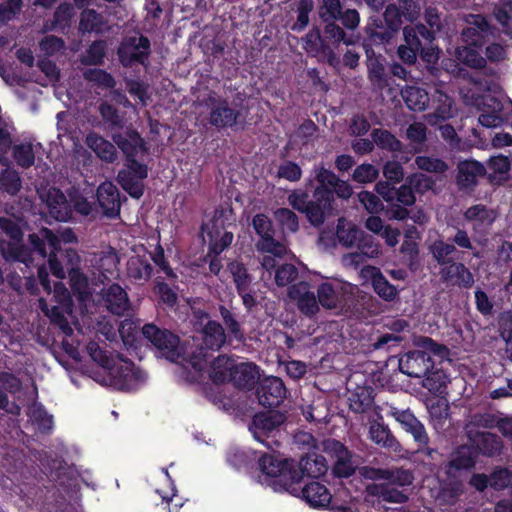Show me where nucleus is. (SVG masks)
Wrapping results in <instances>:
<instances>
[{"mask_svg": "<svg viewBox=\"0 0 512 512\" xmlns=\"http://www.w3.org/2000/svg\"><path fill=\"white\" fill-rule=\"evenodd\" d=\"M427 409L435 429H441L449 415L448 400L442 396L437 399H429L427 401Z\"/></svg>", "mask_w": 512, "mask_h": 512, "instance_id": "37", "label": "nucleus"}, {"mask_svg": "<svg viewBox=\"0 0 512 512\" xmlns=\"http://www.w3.org/2000/svg\"><path fill=\"white\" fill-rule=\"evenodd\" d=\"M275 218L278 223L285 230L287 229L290 232H295L298 229V220L296 215L286 208H281L275 211Z\"/></svg>", "mask_w": 512, "mask_h": 512, "instance_id": "56", "label": "nucleus"}, {"mask_svg": "<svg viewBox=\"0 0 512 512\" xmlns=\"http://www.w3.org/2000/svg\"><path fill=\"white\" fill-rule=\"evenodd\" d=\"M364 476L375 480H387L390 484H397L399 486L410 485L413 477L410 472L405 470H381L374 468H366Z\"/></svg>", "mask_w": 512, "mask_h": 512, "instance_id": "31", "label": "nucleus"}, {"mask_svg": "<svg viewBox=\"0 0 512 512\" xmlns=\"http://www.w3.org/2000/svg\"><path fill=\"white\" fill-rule=\"evenodd\" d=\"M199 318V325L202 327L203 341L207 348L218 350L225 342V333L222 326L209 319L208 315L200 311L195 312Z\"/></svg>", "mask_w": 512, "mask_h": 512, "instance_id": "21", "label": "nucleus"}, {"mask_svg": "<svg viewBox=\"0 0 512 512\" xmlns=\"http://www.w3.org/2000/svg\"><path fill=\"white\" fill-rule=\"evenodd\" d=\"M359 251L348 253L342 257V264L345 267H353L357 268L360 264L364 262L365 257L375 258L377 257L381 250L378 244L362 242L358 245Z\"/></svg>", "mask_w": 512, "mask_h": 512, "instance_id": "33", "label": "nucleus"}, {"mask_svg": "<svg viewBox=\"0 0 512 512\" xmlns=\"http://www.w3.org/2000/svg\"><path fill=\"white\" fill-rule=\"evenodd\" d=\"M143 336L149 340L166 359L176 362L181 366L180 376L189 382L199 381L207 374L214 382L230 381L234 359L227 356H219L209 368H207L208 355H189L188 349H184V355L179 351V339L174 334L160 330L153 324H147L142 329Z\"/></svg>", "mask_w": 512, "mask_h": 512, "instance_id": "2", "label": "nucleus"}, {"mask_svg": "<svg viewBox=\"0 0 512 512\" xmlns=\"http://www.w3.org/2000/svg\"><path fill=\"white\" fill-rule=\"evenodd\" d=\"M402 97L409 109L423 111L429 103L428 93L415 86H408L401 92Z\"/></svg>", "mask_w": 512, "mask_h": 512, "instance_id": "39", "label": "nucleus"}, {"mask_svg": "<svg viewBox=\"0 0 512 512\" xmlns=\"http://www.w3.org/2000/svg\"><path fill=\"white\" fill-rule=\"evenodd\" d=\"M284 422V414L278 411L261 412L253 417L249 430L255 440L273 449L279 445Z\"/></svg>", "mask_w": 512, "mask_h": 512, "instance_id": "11", "label": "nucleus"}, {"mask_svg": "<svg viewBox=\"0 0 512 512\" xmlns=\"http://www.w3.org/2000/svg\"><path fill=\"white\" fill-rule=\"evenodd\" d=\"M369 495L377 496L387 502L402 503L406 500V496L397 489L389 488L387 485L371 484L367 486Z\"/></svg>", "mask_w": 512, "mask_h": 512, "instance_id": "44", "label": "nucleus"}, {"mask_svg": "<svg viewBox=\"0 0 512 512\" xmlns=\"http://www.w3.org/2000/svg\"><path fill=\"white\" fill-rule=\"evenodd\" d=\"M113 139L129 162L127 168L119 172L118 182L131 197L138 199L143 195V180L148 175L147 167L137 161L146 153L143 140L135 131L126 132L125 135H114Z\"/></svg>", "mask_w": 512, "mask_h": 512, "instance_id": "5", "label": "nucleus"}, {"mask_svg": "<svg viewBox=\"0 0 512 512\" xmlns=\"http://www.w3.org/2000/svg\"><path fill=\"white\" fill-rule=\"evenodd\" d=\"M307 194L293 192L289 195V204L298 211L305 212L311 224L319 225L324 219V208L321 202L317 204H309L307 202Z\"/></svg>", "mask_w": 512, "mask_h": 512, "instance_id": "26", "label": "nucleus"}, {"mask_svg": "<svg viewBox=\"0 0 512 512\" xmlns=\"http://www.w3.org/2000/svg\"><path fill=\"white\" fill-rule=\"evenodd\" d=\"M494 13L504 33L512 35V2L509 0H501L497 4Z\"/></svg>", "mask_w": 512, "mask_h": 512, "instance_id": "46", "label": "nucleus"}, {"mask_svg": "<svg viewBox=\"0 0 512 512\" xmlns=\"http://www.w3.org/2000/svg\"><path fill=\"white\" fill-rule=\"evenodd\" d=\"M407 182L419 193H425L434 186L432 178L421 173L411 175L407 178Z\"/></svg>", "mask_w": 512, "mask_h": 512, "instance_id": "59", "label": "nucleus"}, {"mask_svg": "<svg viewBox=\"0 0 512 512\" xmlns=\"http://www.w3.org/2000/svg\"><path fill=\"white\" fill-rule=\"evenodd\" d=\"M207 104L211 106L210 123L217 127H228L235 124L238 114L224 100H217L215 95H209Z\"/></svg>", "mask_w": 512, "mask_h": 512, "instance_id": "24", "label": "nucleus"}, {"mask_svg": "<svg viewBox=\"0 0 512 512\" xmlns=\"http://www.w3.org/2000/svg\"><path fill=\"white\" fill-rule=\"evenodd\" d=\"M425 378L422 382L424 388L429 390L432 394L442 395L445 393V389L449 379L446 373L441 369H436L434 371H428L426 375H423Z\"/></svg>", "mask_w": 512, "mask_h": 512, "instance_id": "41", "label": "nucleus"}, {"mask_svg": "<svg viewBox=\"0 0 512 512\" xmlns=\"http://www.w3.org/2000/svg\"><path fill=\"white\" fill-rule=\"evenodd\" d=\"M417 168L433 173H444L447 170V165L440 159L418 156L415 159Z\"/></svg>", "mask_w": 512, "mask_h": 512, "instance_id": "52", "label": "nucleus"}, {"mask_svg": "<svg viewBox=\"0 0 512 512\" xmlns=\"http://www.w3.org/2000/svg\"><path fill=\"white\" fill-rule=\"evenodd\" d=\"M305 474L299 481L294 483L296 492H288L289 494L302 498L307 504L313 508H324L329 505L332 499V495L327 487L315 480L309 481L301 486Z\"/></svg>", "mask_w": 512, "mask_h": 512, "instance_id": "14", "label": "nucleus"}, {"mask_svg": "<svg viewBox=\"0 0 512 512\" xmlns=\"http://www.w3.org/2000/svg\"><path fill=\"white\" fill-rule=\"evenodd\" d=\"M0 186L9 194H15L21 187V181L18 173L13 170H6L0 175Z\"/></svg>", "mask_w": 512, "mask_h": 512, "instance_id": "53", "label": "nucleus"}, {"mask_svg": "<svg viewBox=\"0 0 512 512\" xmlns=\"http://www.w3.org/2000/svg\"><path fill=\"white\" fill-rule=\"evenodd\" d=\"M405 45H401L398 49V55L401 60L408 64L415 62L417 52L420 47V41L417 37V31L415 28L404 29Z\"/></svg>", "mask_w": 512, "mask_h": 512, "instance_id": "35", "label": "nucleus"}, {"mask_svg": "<svg viewBox=\"0 0 512 512\" xmlns=\"http://www.w3.org/2000/svg\"><path fill=\"white\" fill-rule=\"evenodd\" d=\"M393 416L413 436L419 446L425 447L428 444L429 438L424 425L410 411L396 410Z\"/></svg>", "mask_w": 512, "mask_h": 512, "instance_id": "23", "label": "nucleus"}, {"mask_svg": "<svg viewBox=\"0 0 512 512\" xmlns=\"http://www.w3.org/2000/svg\"><path fill=\"white\" fill-rule=\"evenodd\" d=\"M86 350L94 363L88 375L98 384L117 390L133 391L146 383V373L119 354L94 341L88 343Z\"/></svg>", "mask_w": 512, "mask_h": 512, "instance_id": "3", "label": "nucleus"}, {"mask_svg": "<svg viewBox=\"0 0 512 512\" xmlns=\"http://www.w3.org/2000/svg\"><path fill=\"white\" fill-rule=\"evenodd\" d=\"M39 197L48 207L51 217L58 221H67L72 215V206L60 190L56 188L41 187L37 190Z\"/></svg>", "mask_w": 512, "mask_h": 512, "instance_id": "15", "label": "nucleus"}, {"mask_svg": "<svg viewBox=\"0 0 512 512\" xmlns=\"http://www.w3.org/2000/svg\"><path fill=\"white\" fill-rule=\"evenodd\" d=\"M323 448L326 453L335 459L334 471L338 476L348 477L354 472L356 464L342 443L329 439L324 441Z\"/></svg>", "mask_w": 512, "mask_h": 512, "instance_id": "16", "label": "nucleus"}, {"mask_svg": "<svg viewBox=\"0 0 512 512\" xmlns=\"http://www.w3.org/2000/svg\"><path fill=\"white\" fill-rule=\"evenodd\" d=\"M512 484V473L507 469H499L492 473L489 485L495 489H503Z\"/></svg>", "mask_w": 512, "mask_h": 512, "instance_id": "63", "label": "nucleus"}, {"mask_svg": "<svg viewBox=\"0 0 512 512\" xmlns=\"http://www.w3.org/2000/svg\"><path fill=\"white\" fill-rule=\"evenodd\" d=\"M488 169L490 170V177L493 181L503 182L508 179L510 161L506 156H493L488 162Z\"/></svg>", "mask_w": 512, "mask_h": 512, "instance_id": "42", "label": "nucleus"}, {"mask_svg": "<svg viewBox=\"0 0 512 512\" xmlns=\"http://www.w3.org/2000/svg\"><path fill=\"white\" fill-rule=\"evenodd\" d=\"M373 288L375 292L385 300H392L397 295L396 288L389 284L382 274L375 280Z\"/></svg>", "mask_w": 512, "mask_h": 512, "instance_id": "60", "label": "nucleus"}, {"mask_svg": "<svg viewBox=\"0 0 512 512\" xmlns=\"http://www.w3.org/2000/svg\"><path fill=\"white\" fill-rule=\"evenodd\" d=\"M402 14H399L395 6H388L384 13V18L392 31H396L401 26V16L405 17L408 21H413L420 15V5L415 0H405L403 2Z\"/></svg>", "mask_w": 512, "mask_h": 512, "instance_id": "25", "label": "nucleus"}, {"mask_svg": "<svg viewBox=\"0 0 512 512\" xmlns=\"http://www.w3.org/2000/svg\"><path fill=\"white\" fill-rule=\"evenodd\" d=\"M86 144L100 159L107 162H112L116 159L117 151L114 145L103 137L90 133L86 138Z\"/></svg>", "mask_w": 512, "mask_h": 512, "instance_id": "34", "label": "nucleus"}, {"mask_svg": "<svg viewBox=\"0 0 512 512\" xmlns=\"http://www.w3.org/2000/svg\"><path fill=\"white\" fill-rule=\"evenodd\" d=\"M288 296L303 314L314 315L319 310L318 300L306 282H299L291 286Z\"/></svg>", "mask_w": 512, "mask_h": 512, "instance_id": "18", "label": "nucleus"}, {"mask_svg": "<svg viewBox=\"0 0 512 512\" xmlns=\"http://www.w3.org/2000/svg\"><path fill=\"white\" fill-rule=\"evenodd\" d=\"M472 441L478 450L488 455H493L501 448L500 441L491 433L482 432Z\"/></svg>", "mask_w": 512, "mask_h": 512, "instance_id": "48", "label": "nucleus"}, {"mask_svg": "<svg viewBox=\"0 0 512 512\" xmlns=\"http://www.w3.org/2000/svg\"><path fill=\"white\" fill-rule=\"evenodd\" d=\"M442 276L454 284L470 287L474 283L472 273L461 263H450L441 271Z\"/></svg>", "mask_w": 512, "mask_h": 512, "instance_id": "36", "label": "nucleus"}, {"mask_svg": "<svg viewBox=\"0 0 512 512\" xmlns=\"http://www.w3.org/2000/svg\"><path fill=\"white\" fill-rule=\"evenodd\" d=\"M259 378L257 366L250 362H237L234 359V367L232 368L231 379L238 387H248Z\"/></svg>", "mask_w": 512, "mask_h": 512, "instance_id": "30", "label": "nucleus"}, {"mask_svg": "<svg viewBox=\"0 0 512 512\" xmlns=\"http://www.w3.org/2000/svg\"><path fill=\"white\" fill-rule=\"evenodd\" d=\"M297 276L296 268L291 264H285L279 267L275 273V282L278 286H286Z\"/></svg>", "mask_w": 512, "mask_h": 512, "instance_id": "62", "label": "nucleus"}, {"mask_svg": "<svg viewBox=\"0 0 512 512\" xmlns=\"http://www.w3.org/2000/svg\"><path fill=\"white\" fill-rule=\"evenodd\" d=\"M13 156L17 164L22 167H29L34 163V152L30 143L15 145Z\"/></svg>", "mask_w": 512, "mask_h": 512, "instance_id": "51", "label": "nucleus"}, {"mask_svg": "<svg viewBox=\"0 0 512 512\" xmlns=\"http://www.w3.org/2000/svg\"><path fill=\"white\" fill-rule=\"evenodd\" d=\"M29 417L32 424L40 431H49L53 426L52 416L39 404H33L29 408Z\"/></svg>", "mask_w": 512, "mask_h": 512, "instance_id": "45", "label": "nucleus"}, {"mask_svg": "<svg viewBox=\"0 0 512 512\" xmlns=\"http://www.w3.org/2000/svg\"><path fill=\"white\" fill-rule=\"evenodd\" d=\"M495 218V212L483 205L472 206L465 212V219L473 224L475 231L485 230L493 223Z\"/></svg>", "mask_w": 512, "mask_h": 512, "instance_id": "32", "label": "nucleus"}, {"mask_svg": "<svg viewBox=\"0 0 512 512\" xmlns=\"http://www.w3.org/2000/svg\"><path fill=\"white\" fill-rule=\"evenodd\" d=\"M30 242L42 258L48 257V264L52 274L63 279L66 271L69 272L70 282L74 296L78 302L75 306L68 290L62 283H55L53 289L48 280V273L44 266L38 270V277L44 290L50 295L51 302L54 304L49 307L46 300L40 299L39 304L45 315L56 325H58L65 334L72 333V327L80 325L79 316L84 320L86 314L93 313L95 300L92 296V287H90L86 277L76 267L80 263L78 253L70 248L62 251V244L74 243L76 236L70 229H63L53 233L47 228L41 229L38 233L29 236Z\"/></svg>", "mask_w": 512, "mask_h": 512, "instance_id": "1", "label": "nucleus"}, {"mask_svg": "<svg viewBox=\"0 0 512 512\" xmlns=\"http://www.w3.org/2000/svg\"><path fill=\"white\" fill-rule=\"evenodd\" d=\"M466 22L467 27L462 33L465 45L456 49V58L460 63L471 68H482L486 60L480 51L486 38L491 34L490 28L480 15H470Z\"/></svg>", "mask_w": 512, "mask_h": 512, "instance_id": "7", "label": "nucleus"}, {"mask_svg": "<svg viewBox=\"0 0 512 512\" xmlns=\"http://www.w3.org/2000/svg\"><path fill=\"white\" fill-rule=\"evenodd\" d=\"M407 138L412 143L414 151H420L426 140V126L420 122L412 123L407 129Z\"/></svg>", "mask_w": 512, "mask_h": 512, "instance_id": "50", "label": "nucleus"}, {"mask_svg": "<svg viewBox=\"0 0 512 512\" xmlns=\"http://www.w3.org/2000/svg\"><path fill=\"white\" fill-rule=\"evenodd\" d=\"M369 437L374 443L382 447L390 448L394 451H397L399 448V443L383 423L372 422L369 428Z\"/></svg>", "mask_w": 512, "mask_h": 512, "instance_id": "38", "label": "nucleus"}, {"mask_svg": "<svg viewBox=\"0 0 512 512\" xmlns=\"http://www.w3.org/2000/svg\"><path fill=\"white\" fill-rule=\"evenodd\" d=\"M14 132L13 125L0 116V153H7L11 146V135Z\"/></svg>", "mask_w": 512, "mask_h": 512, "instance_id": "58", "label": "nucleus"}, {"mask_svg": "<svg viewBox=\"0 0 512 512\" xmlns=\"http://www.w3.org/2000/svg\"><path fill=\"white\" fill-rule=\"evenodd\" d=\"M462 90L463 100L469 106L476 107L478 122L486 128H496L508 121L512 111V101L499 89L488 87L483 95Z\"/></svg>", "mask_w": 512, "mask_h": 512, "instance_id": "6", "label": "nucleus"}, {"mask_svg": "<svg viewBox=\"0 0 512 512\" xmlns=\"http://www.w3.org/2000/svg\"><path fill=\"white\" fill-rule=\"evenodd\" d=\"M414 344L419 349L402 355L399 359V369L408 376L422 377L433 368L431 354L444 357L446 348L431 338L422 336L415 338Z\"/></svg>", "mask_w": 512, "mask_h": 512, "instance_id": "8", "label": "nucleus"}, {"mask_svg": "<svg viewBox=\"0 0 512 512\" xmlns=\"http://www.w3.org/2000/svg\"><path fill=\"white\" fill-rule=\"evenodd\" d=\"M97 199L106 216L118 215L120 210L119 192L112 182H104L98 187Z\"/></svg>", "mask_w": 512, "mask_h": 512, "instance_id": "28", "label": "nucleus"}, {"mask_svg": "<svg viewBox=\"0 0 512 512\" xmlns=\"http://www.w3.org/2000/svg\"><path fill=\"white\" fill-rule=\"evenodd\" d=\"M347 289H352V286L340 281L322 283L318 288V303L327 309L335 308Z\"/></svg>", "mask_w": 512, "mask_h": 512, "instance_id": "27", "label": "nucleus"}, {"mask_svg": "<svg viewBox=\"0 0 512 512\" xmlns=\"http://www.w3.org/2000/svg\"><path fill=\"white\" fill-rule=\"evenodd\" d=\"M0 227L5 234V238L0 239V250L4 258L17 260L26 265L31 263V252L21 245L23 232L20 223L8 218H0Z\"/></svg>", "mask_w": 512, "mask_h": 512, "instance_id": "12", "label": "nucleus"}, {"mask_svg": "<svg viewBox=\"0 0 512 512\" xmlns=\"http://www.w3.org/2000/svg\"><path fill=\"white\" fill-rule=\"evenodd\" d=\"M474 457L475 451L473 448L468 446H462L459 448L453 455L449 465H448V474H453L454 472L461 469H468L474 465Z\"/></svg>", "mask_w": 512, "mask_h": 512, "instance_id": "40", "label": "nucleus"}, {"mask_svg": "<svg viewBox=\"0 0 512 512\" xmlns=\"http://www.w3.org/2000/svg\"><path fill=\"white\" fill-rule=\"evenodd\" d=\"M360 231L356 225L346 219H340L337 225V239L346 247L353 246L359 238Z\"/></svg>", "mask_w": 512, "mask_h": 512, "instance_id": "43", "label": "nucleus"}, {"mask_svg": "<svg viewBox=\"0 0 512 512\" xmlns=\"http://www.w3.org/2000/svg\"><path fill=\"white\" fill-rule=\"evenodd\" d=\"M88 81L98 84L100 86L110 88L114 86L113 78L106 72L99 69H90L85 73Z\"/></svg>", "mask_w": 512, "mask_h": 512, "instance_id": "64", "label": "nucleus"}, {"mask_svg": "<svg viewBox=\"0 0 512 512\" xmlns=\"http://www.w3.org/2000/svg\"><path fill=\"white\" fill-rule=\"evenodd\" d=\"M373 141L381 148L397 151L401 143L387 130L376 129L372 132Z\"/></svg>", "mask_w": 512, "mask_h": 512, "instance_id": "49", "label": "nucleus"}, {"mask_svg": "<svg viewBox=\"0 0 512 512\" xmlns=\"http://www.w3.org/2000/svg\"><path fill=\"white\" fill-rule=\"evenodd\" d=\"M100 16L93 10H85L81 15L80 29L85 32L99 30Z\"/></svg>", "mask_w": 512, "mask_h": 512, "instance_id": "61", "label": "nucleus"}, {"mask_svg": "<svg viewBox=\"0 0 512 512\" xmlns=\"http://www.w3.org/2000/svg\"><path fill=\"white\" fill-rule=\"evenodd\" d=\"M100 300L110 312L117 315H123L130 309L128 294L119 284L103 288Z\"/></svg>", "mask_w": 512, "mask_h": 512, "instance_id": "19", "label": "nucleus"}, {"mask_svg": "<svg viewBox=\"0 0 512 512\" xmlns=\"http://www.w3.org/2000/svg\"><path fill=\"white\" fill-rule=\"evenodd\" d=\"M259 403L264 407L278 406L285 397L286 390L278 377L266 378L258 389Z\"/></svg>", "mask_w": 512, "mask_h": 512, "instance_id": "20", "label": "nucleus"}, {"mask_svg": "<svg viewBox=\"0 0 512 512\" xmlns=\"http://www.w3.org/2000/svg\"><path fill=\"white\" fill-rule=\"evenodd\" d=\"M253 227L260 237L256 244L257 250L264 254L261 264L267 272L271 273L276 267V259L285 256L288 250L283 243L273 239L272 224L267 216L257 214L253 218Z\"/></svg>", "mask_w": 512, "mask_h": 512, "instance_id": "10", "label": "nucleus"}, {"mask_svg": "<svg viewBox=\"0 0 512 512\" xmlns=\"http://www.w3.org/2000/svg\"><path fill=\"white\" fill-rule=\"evenodd\" d=\"M314 173L319 183L315 189L314 198L323 204L324 209L330 207L333 193L343 199H348L352 195L351 186L347 182L339 180L330 170L317 167Z\"/></svg>", "mask_w": 512, "mask_h": 512, "instance_id": "13", "label": "nucleus"}, {"mask_svg": "<svg viewBox=\"0 0 512 512\" xmlns=\"http://www.w3.org/2000/svg\"><path fill=\"white\" fill-rule=\"evenodd\" d=\"M232 211L229 208L216 210L202 225V237L208 242V255L222 253L233 241V233L227 231V225L232 222Z\"/></svg>", "mask_w": 512, "mask_h": 512, "instance_id": "9", "label": "nucleus"}, {"mask_svg": "<svg viewBox=\"0 0 512 512\" xmlns=\"http://www.w3.org/2000/svg\"><path fill=\"white\" fill-rule=\"evenodd\" d=\"M486 172L483 164L475 160H466L458 164L457 182L462 188L473 186Z\"/></svg>", "mask_w": 512, "mask_h": 512, "instance_id": "29", "label": "nucleus"}, {"mask_svg": "<svg viewBox=\"0 0 512 512\" xmlns=\"http://www.w3.org/2000/svg\"><path fill=\"white\" fill-rule=\"evenodd\" d=\"M313 0H300L298 4V17L296 23L293 25V30H303L309 22V13L313 10Z\"/></svg>", "mask_w": 512, "mask_h": 512, "instance_id": "55", "label": "nucleus"}, {"mask_svg": "<svg viewBox=\"0 0 512 512\" xmlns=\"http://www.w3.org/2000/svg\"><path fill=\"white\" fill-rule=\"evenodd\" d=\"M229 271L233 276L238 292H243L245 289H248L250 278L242 264L238 262L231 263L229 265Z\"/></svg>", "mask_w": 512, "mask_h": 512, "instance_id": "54", "label": "nucleus"}, {"mask_svg": "<svg viewBox=\"0 0 512 512\" xmlns=\"http://www.w3.org/2000/svg\"><path fill=\"white\" fill-rule=\"evenodd\" d=\"M149 50V41L142 36H133L125 39L118 54L121 63L125 66L134 62H143Z\"/></svg>", "mask_w": 512, "mask_h": 512, "instance_id": "17", "label": "nucleus"}, {"mask_svg": "<svg viewBox=\"0 0 512 512\" xmlns=\"http://www.w3.org/2000/svg\"><path fill=\"white\" fill-rule=\"evenodd\" d=\"M378 177V169L371 164L358 166L353 173V179L359 183H371Z\"/></svg>", "mask_w": 512, "mask_h": 512, "instance_id": "57", "label": "nucleus"}, {"mask_svg": "<svg viewBox=\"0 0 512 512\" xmlns=\"http://www.w3.org/2000/svg\"><path fill=\"white\" fill-rule=\"evenodd\" d=\"M368 57V71L371 81L382 88L385 84V73L382 60L378 57L373 56V52L370 50L366 51Z\"/></svg>", "mask_w": 512, "mask_h": 512, "instance_id": "47", "label": "nucleus"}, {"mask_svg": "<svg viewBox=\"0 0 512 512\" xmlns=\"http://www.w3.org/2000/svg\"><path fill=\"white\" fill-rule=\"evenodd\" d=\"M260 484L270 487L275 492H296L294 483L305 474L316 478L327 470L325 459L320 456L302 458L299 463L279 455L266 454L259 459Z\"/></svg>", "mask_w": 512, "mask_h": 512, "instance_id": "4", "label": "nucleus"}, {"mask_svg": "<svg viewBox=\"0 0 512 512\" xmlns=\"http://www.w3.org/2000/svg\"><path fill=\"white\" fill-rule=\"evenodd\" d=\"M434 112L427 115V122L432 125H440L442 122L455 117L458 113L457 107L453 100L443 93L441 90L436 91V99L434 100Z\"/></svg>", "mask_w": 512, "mask_h": 512, "instance_id": "22", "label": "nucleus"}]
</instances>
